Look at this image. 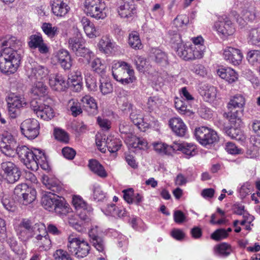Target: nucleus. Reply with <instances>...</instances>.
<instances>
[{
  "mask_svg": "<svg viewBox=\"0 0 260 260\" xmlns=\"http://www.w3.org/2000/svg\"><path fill=\"white\" fill-rule=\"evenodd\" d=\"M20 41L13 36H6L0 39V71L9 75L16 72L21 59L20 51L18 49Z\"/></svg>",
  "mask_w": 260,
  "mask_h": 260,
  "instance_id": "obj_1",
  "label": "nucleus"
},
{
  "mask_svg": "<svg viewBox=\"0 0 260 260\" xmlns=\"http://www.w3.org/2000/svg\"><path fill=\"white\" fill-rule=\"evenodd\" d=\"M42 179L43 184L50 190L42 197V206L49 211L54 212L59 216L64 217L70 212L71 209L64 199L56 194L62 190L61 186L47 175H43Z\"/></svg>",
  "mask_w": 260,
  "mask_h": 260,
  "instance_id": "obj_2",
  "label": "nucleus"
},
{
  "mask_svg": "<svg viewBox=\"0 0 260 260\" xmlns=\"http://www.w3.org/2000/svg\"><path fill=\"white\" fill-rule=\"evenodd\" d=\"M16 154L18 155L21 161L30 170L36 169L39 166L44 170L48 169L47 157L45 154L40 149H30L25 145L17 146Z\"/></svg>",
  "mask_w": 260,
  "mask_h": 260,
  "instance_id": "obj_3",
  "label": "nucleus"
},
{
  "mask_svg": "<svg viewBox=\"0 0 260 260\" xmlns=\"http://www.w3.org/2000/svg\"><path fill=\"white\" fill-rule=\"evenodd\" d=\"M112 74L114 79L123 85H128L137 80L134 71L126 62L118 61L112 65Z\"/></svg>",
  "mask_w": 260,
  "mask_h": 260,
  "instance_id": "obj_4",
  "label": "nucleus"
},
{
  "mask_svg": "<svg viewBox=\"0 0 260 260\" xmlns=\"http://www.w3.org/2000/svg\"><path fill=\"white\" fill-rule=\"evenodd\" d=\"M67 248L71 254L78 258L86 256L90 251V246L87 242L73 236L69 237Z\"/></svg>",
  "mask_w": 260,
  "mask_h": 260,
  "instance_id": "obj_5",
  "label": "nucleus"
},
{
  "mask_svg": "<svg viewBox=\"0 0 260 260\" xmlns=\"http://www.w3.org/2000/svg\"><path fill=\"white\" fill-rule=\"evenodd\" d=\"M84 12L86 14L96 20L105 19L107 10L101 0H85Z\"/></svg>",
  "mask_w": 260,
  "mask_h": 260,
  "instance_id": "obj_6",
  "label": "nucleus"
},
{
  "mask_svg": "<svg viewBox=\"0 0 260 260\" xmlns=\"http://www.w3.org/2000/svg\"><path fill=\"white\" fill-rule=\"evenodd\" d=\"M245 105V98L241 94H236L231 99L228 105V109L232 110L239 108L240 109L239 112L237 111L231 115L229 121L232 124L235 125L237 123L239 125L241 121L240 115H242Z\"/></svg>",
  "mask_w": 260,
  "mask_h": 260,
  "instance_id": "obj_7",
  "label": "nucleus"
},
{
  "mask_svg": "<svg viewBox=\"0 0 260 260\" xmlns=\"http://www.w3.org/2000/svg\"><path fill=\"white\" fill-rule=\"evenodd\" d=\"M26 71L28 78L32 81H43L49 74V70L46 66L34 62L26 66Z\"/></svg>",
  "mask_w": 260,
  "mask_h": 260,
  "instance_id": "obj_8",
  "label": "nucleus"
},
{
  "mask_svg": "<svg viewBox=\"0 0 260 260\" xmlns=\"http://www.w3.org/2000/svg\"><path fill=\"white\" fill-rule=\"evenodd\" d=\"M17 146L16 140L10 133L5 132L0 135V150L6 156L14 157Z\"/></svg>",
  "mask_w": 260,
  "mask_h": 260,
  "instance_id": "obj_9",
  "label": "nucleus"
},
{
  "mask_svg": "<svg viewBox=\"0 0 260 260\" xmlns=\"http://www.w3.org/2000/svg\"><path fill=\"white\" fill-rule=\"evenodd\" d=\"M194 135L197 141L203 146L212 144L218 138L215 131L206 126L196 128Z\"/></svg>",
  "mask_w": 260,
  "mask_h": 260,
  "instance_id": "obj_10",
  "label": "nucleus"
},
{
  "mask_svg": "<svg viewBox=\"0 0 260 260\" xmlns=\"http://www.w3.org/2000/svg\"><path fill=\"white\" fill-rule=\"evenodd\" d=\"M35 229H37L39 234L35 237L34 243L40 251H47L51 247V241L44 224L36 223Z\"/></svg>",
  "mask_w": 260,
  "mask_h": 260,
  "instance_id": "obj_11",
  "label": "nucleus"
},
{
  "mask_svg": "<svg viewBox=\"0 0 260 260\" xmlns=\"http://www.w3.org/2000/svg\"><path fill=\"white\" fill-rule=\"evenodd\" d=\"M175 51L178 55L184 60H192L202 57V53L194 45L181 44Z\"/></svg>",
  "mask_w": 260,
  "mask_h": 260,
  "instance_id": "obj_12",
  "label": "nucleus"
},
{
  "mask_svg": "<svg viewBox=\"0 0 260 260\" xmlns=\"http://www.w3.org/2000/svg\"><path fill=\"white\" fill-rule=\"evenodd\" d=\"M39 128V122L34 118L26 119L20 126L22 134L28 139H34L38 136Z\"/></svg>",
  "mask_w": 260,
  "mask_h": 260,
  "instance_id": "obj_13",
  "label": "nucleus"
},
{
  "mask_svg": "<svg viewBox=\"0 0 260 260\" xmlns=\"http://www.w3.org/2000/svg\"><path fill=\"white\" fill-rule=\"evenodd\" d=\"M8 113L12 118H15L20 113V109L26 104L24 99L20 96L12 94L7 101Z\"/></svg>",
  "mask_w": 260,
  "mask_h": 260,
  "instance_id": "obj_14",
  "label": "nucleus"
},
{
  "mask_svg": "<svg viewBox=\"0 0 260 260\" xmlns=\"http://www.w3.org/2000/svg\"><path fill=\"white\" fill-rule=\"evenodd\" d=\"M1 168L9 183H13L19 180L21 172L12 161H3L1 165Z\"/></svg>",
  "mask_w": 260,
  "mask_h": 260,
  "instance_id": "obj_15",
  "label": "nucleus"
},
{
  "mask_svg": "<svg viewBox=\"0 0 260 260\" xmlns=\"http://www.w3.org/2000/svg\"><path fill=\"white\" fill-rule=\"evenodd\" d=\"M35 224L32 226V223L28 219H23L16 229L19 238L23 242L28 241L34 235L36 229Z\"/></svg>",
  "mask_w": 260,
  "mask_h": 260,
  "instance_id": "obj_16",
  "label": "nucleus"
},
{
  "mask_svg": "<svg viewBox=\"0 0 260 260\" xmlns=\"http://www.w3.org/2000/svg\"><path fill=\"white\" fill-rule=\"evenodd\" d=\"M30 108L38 117L44 120H50L54 117V111L51 107L45 104H39L36 100L30 102Z\"/></svg>",
  "mask_w": 260,
  "mask_h": 260,
  "instance_id": "obj_17",
  "label": "nucleus"
},
{
  "mask_svg": "<svg viewBox=\"0 0 260 260\" xmlns=\"http://www.w3.org/2000/svg\"><path fill=\"white\" fill-rule=\"evenodd\" d=\"M117 12L121 18H132L136 14V8L133 2L126 0H119L117 2Z\"/></svg>",
  "mask_w": 260,
  "mask_h": 260,
  "instance_id": "obj_18",
  "label": "nucleus"
},
{
  "mask_svg": "<svg viewBox=\"0 0 260 260\" xmlns=\"http://www.w3.org/2000/svg\"><path fill=\"white\" fill-rule=\"evenodd\" d=\"M215 27L218 33L225 37L233 34L235 31L232 22L225 15L218 18V21L215 24Z\"/></svg>",
  "mask_w": 260,
  "mask_h": 260,
  "instance_id": "obj_19",
  "label": "nucleus"
},
{
  "mask_svg": "<svg viewBox=\"0 0 260 260\" xmlns=\"http://www.w3.org/2000/svg\"><path fill=\"white\" fill-rule=\"evenodd\" d=\"M223 56L225 60L234 65L239 64L243 58L241 51L231 47H227L224 49Z\"/></svg>",
  "mask_w": 260,
  "mask_h": 260,
  "instance_id": "obj_20",
  "label": "nucleus"
},
{
  "mask_svg": "<svg viewBox=\"0 0 260 260\" xmlns=\"http://www.w3.org/2000/svg\"><path fill=\"white\" fill-rule=\"evenodd\" d=\"M57 63L64 70H69L72 66V59L69 52L61 49L59 50L55 55Z\"/></svg>",
  "mask_w": 260,
  "mask_h": 260,
  "instance_id": "obj_21",
  "label": "nucleus"
},
{
  "mask_svg": "<svg viewBox=\"0 0 260 260\" xmlns=\"http://www.w3.org/2000/svg\"><path fill=\"white\" fill-rule=\"evenodd\" d=\"M98 46L99 49L105 54H110L115 50H117L118 46L109 36H103L100 40Z\"/></svg>",
  "mask_w": 260,
  "mask_h": 260,
  "instance_id": "obj_22",
  "label": "nucleus"
},
{
  "mask_svg": "<svg viewBox=\"0 0 260 260\" xmlns=\"http://www.w3.org/2000/svg\"><path fill=\"white\" fill-rule=\"evenodd\" d=\"M174 152L181 151L187 158L195 155L197 153L196 146L186 142H174Z\"/></svg>",
  "mask_w": 260,
  "mask_h": 260,
  "instance_id": "obj_23",
  "label": "nucleus"
},
{
  "mask_svg": "<svg viewBox=\"0 0 260 260\" xmlns=\"http://www.w3.org/2000/svg\"><path fill=\"white\" fill-rule=\"evenodd\" d=\"M199 93L205 101L211 103L216 100L217 90L212 85L204 84L201 86Z\"/></svg>",
  "mask_w": 260,
  "mask_h": 260,
  "instance_id": "obj_24",
  "label": "nucleus"
},
{
  "mask_svg": "<svg viewBox=\"0 0 260 260\" xmlns=\"http://www.w3.org/2000/svg\"><path fill=\"white\" fill-rule=\"evenodd\" d=\"M89 236L93 246L96 249L100 252L105 253V243L103 238L99 236L98 227L95 226L91 229L89 232Z\"/></svg>",
  "mask_w": 260,
  "mask_h": 260,
  "instance_id": "obj_25",
  "label": "nucleus"
},
{
  "mask_svg": "<svg viewBox=\"0 0 260 260\" xmlns=\"http://www.w3.org/2000/svg\"><path fill=\"white\" fill-rule=\"evenodd\" d=\"M169 125L175 134L179 137H183L187 132V127L183 120L179 117H174L170 119Z\"/></svg>",
  "mask_w": 260,
  "mask_h": 260,
  "instance_id": "obj_26",
  "label": "nucleus"
},
{
  "mask_svg": "<svg viewBox=\"0 0 260 260\" xmlns=\"http://www.w3.org/2000/svg\"><path fill=\"white\" fill-rule=\"evenodd\" d=\"M81 104L89 115H95L98 112V106L94 99L89 95H86L81 99Z\"/></svg>",
  "mask_w": 260,
  "mask_h": 260,
  "instance_id": "obj_27",
  "label": "nucleus"
},
{
  "mask_svg": "<svg viewBox=\"0 0 260 260\" xmlns=\"http://www.w3.org/2000/svg\"><path fill=\"white\" fill-rule=\"evenodd\" d=\"M50 4L53 13L57 17H63L70 9L67 4L60 0H51Z\"/></svg>",
  "mask_w": 260,
  "mask_h": 260,
  "instance_id": "obj_28",
  "label": "nucleus"
},
{
  "mask_svg": "<svg viewBox=\"0 0 260 260\" xmlns=\"http://www.w3.org/2000/svg\"><path fill=\"white\" fill-rule=\"evenodd\" d=\"M49 83L53 90L57 91H63L66 87L65 80L59 74L51 75L49 77Z\"/></svg>",
  "mask_w": 260,
  "mask_h": 260,
  "instance_id": "obj_29",
  "label": "nucleus"
},
{
  "mask_svg": "<svg viewBox=\"0 0 260 260\" xmlns=\"http://www.w3.org/2000/svg\"><path fill=\"white\" fill-rule=\"evenodd\" d=\"M217 73L222 79L229 83H232L238 79L237 73L231 68H221L219 69Z\"/></svg>",
  "mask_w": 260,
  "mask_h": 260,
  "instance_id": "obj_30",
  "label": "nucleus"
},
{
  "mask_svg": "<svg viewBox=\"0 0 260 260\" xmlns=\"http://www.w3.org/2000/svg\"><path fill=\"white\" fill-rule=\"evenodd\" d=\"M80 23L85 34L89 38H93L97 36L98 32L94 25L90 21L88 18L86 17H82L80 19Z\"/></svg>",
  "mask_w": 260,
  "mask_h": 260,
  "instance_id": "obj_31",
  "label": "nucleus"
},
{
  "mask_svg": "<svg viewBox=\"0 0 260 260\" xmlns=\"http://www.w3.org/2000/svg\"><path fill=\"white\" fill-rule=\"evenodd\" d=\"M154 150L160 155H171L174 152V143L171 145L161 142L153 143Z\"/></svg>",
  "mask_w": 260,
  "mask_h": 260,
  "instance_id": "obj_32",
  "label": "nucleus"
},
{
  "mask_svg": "<svg viewBox=\"0 0 260 260\" xmlns=\"http://www.w3.org/2000/svg\"><path fill=\"white\" fill-rule=\"evenodd\" d=\"M91 171L101 178H106L108 174L104 167L96 160H90L88 164Z\"/></svg>",
  "mask_w": 260,
  "mask_h": 260,
  "instance_id": "obj_33",
  "label": "nucleus"
},
{
  "mask_svg": "<svg viewBox=\"0 0 260 260\" xmlns=\"http://www.w3.org/2000/svg\"><path fill=\"white\" fill-rule=\"evenodd\" d=\"M36 198V191L34 188L28 187L27 191L18 200L21 204L27 205L33 202Z\"/></svg>",
  "mask_w": 260,
  "mask_h": 260,
  "instance_id": "obj_34",
  "label": "nucleus"
},
{
  "mask_svg": "<svg viewBox=\"0 0 260 260\" xmlns=\"http://www.w3.org/2000/svg\"><path fill=\"white\" fill-rule=\"evenodd\" d=\"M129 145L132 148L145 150L147 148V142L143 138L132 136L129 141Z\"/></svg>",
  "mask_w": 260,
  "mask_h": 260,
  "instance_id": "obj_35",
  "label": "nucleus"
},
{
  "mask_svg": "<svg viewBox=\"0 0 260 260\" xmlns=\"http://www.w3.org/2000/svg\"><path fill=\"white\" fill-rule=\"evenodd\" d=\"M122 145L121 141L113 136L107 137V149L111 153L117 152Z\"/></svg>",
  "mask_w": 260,
  "mask_h": 260,
  "instance_id": "obj_36",
  "label": "nucleus"
},
{
  "mask_svg": "<svg viewBox=\"0 0 260 260\" xmlns=\"http://www.w3.org/2000/svg\"><path fill=\"white\" fill-rule=\"evenodd\" d=\"M128 44L132 48L135 49H140L142 48V44L138 32L133 31L129 34Z\"/></svg>",
  "mask_w": 260,
  "mask_h": 260,
  "instance_id": "obj_37",
  "label": "nucleus"
},
{
  "mask_svg": "<svg viewBox=\"0 0 260 260\" xmlns=\"http://www.w3.org/2000/svg\"><path fill=\"white\" fill-rule=\"evenodd\" d=\"M151 56L155 61L158 63H166L167 62V56L165 52L158 48L151 50Z\"/></svg>",
  "mask_w": 260,
  "mask_h": 260,
  "instance_id": "obj_38",
  "label": "nucleus"
},
{
  "mask_svg": "<svg viewBox=\"0 0 260 260\" xmlns=\"http://www.w3.org/2000/svg\"><path fill=\"white\" fill-rule=\"evenodd\" d=\"M42 29L44 32L50 38H53L59 33V29L56 26H52L50 23H43Z\"/></svg>",
  "mask_w": 260,
  "mask_h": 260,
  "instance_id": "obj_39",
  "label": "nucleus"
},
{
  "mask_svg": "<svg viewBox=\"0 0 260 260\" xmlns=\"http://www.w3.org/2000/svg\"><path fill=\"white\" fill-rule=\"evenodd\" d=\"M226 134L233 139L237 141H243L245 139V136L243 132L238 128L230 127L225 131Z\"/></svg>",
  "mask_w": 260,
  "mask_h": 260,
  "instance_id": "obj_40",
  "label": "nucleus"
},
{
  "mask_svg": "<svg viewBox=\"0 0 260 260\" xmlns=\"http://www.w3.org/2000/svg\"><path fill=\"white\" fill-rule=\"evenodd\" d=\"M140 113V111L135 109L132 111L129 116L133 123L139 128H140L141 125H143V116Z\"/></svg>",
  "mask_w": 260,
  "mask_h": 260,
  "instance_id": "obj_41",
  "label": "nucleus"
},
{
  "mask_svg": "<svg viewBox=\"0 0 260 260\" xmlns=\"http://www.w3.org/2000/svg\"><path fill=\"white\" fill-rule=\"evenodd\" d=\"M32 92L38 96H42L47 93V87L42 81H38L32 88Z\"/></svg>",
  "mask_w": 260,
  "mask_h": 260,
  "instance_id": "obj_42",
  "label": "nucleus"
},
{
  "mask_svg": "<svg viewBox=\"0 0 260 260\" xmlns=\"http://www.w3.org/2000/svg\"><path fill=\"white\" fill-rule=\"evenodd\" d=\"M91 67L94 72L101 75L105 73V66L102 63L100 58L93 59L91 62Z\"/></svg>",
  "mask_w": 260,
  "mask_h": 260,
  "instance_id": "obj_43",
  "label": "nucleus"
},
{
  "mask_svg": "<svg viewBox=\"0 0 260 260\" xmlns=\"http://www.w3.org/2000/svg\"><path fill=\"white\" fill-rule=\"evenodd\" d=\"M69 48L75 53L82 46L81 39L77 37L71 38L68 41Z\"/></svg>",
  "mask_w": 260,
  "mask_h": 260,
  "instance_id": "obj_44",
  "label": "nucleus"
},
{
  "mask_svg": "<svg viewBox=\"0 0 260 260\" xmlns=\"http://www.w3.org/2000/svg\"><path fill=\"white\" fill-rule=\"evenodd\" d=\"M216 251L220 256L225 257L231 254L232 249L231 246L228 244L222 243L217 246Z\"/></svg>",
  "mask_w": 260,
  "mask_h": 260,
  "instance_id": "obj_45",
  "label": "nucleus"
},
{
  "mask_svg": "<svg viewBox=\"0 0 260 260\" xmlns=\"http://www.w3.org/2000/svg\"><path fill=\"white\" fill-rule=\"evenodd\" d=\"M170 36L171 42L172 44V47L175 50L176 47L180 46L182 44V40L181 38L180 34L176 30H171L169 31Z\"/></svg>",
  "mask_w": 260,
  "mask_h": 260,
  "instance_id": "obj_46",
  "label": "nucleus"
},
{
  "mask_svg": "<svg viewBox=\"0 0 260 260\" xmlns=\"http://www.w3.org/2000/svg\"><path fill=\"white\" fill-rule=\"evenodd\" d=\"M175 107L180 114L185 115L190 113V110L185 102L179 98H176L175 100Z\"/></svg>",
  "mask_w": 260,
  "mask_h": 260,
  "instance_id": "obj_47",
  "label": "nucleus"
},
{
  "mask_svg": "<svg viewBox=\"0 0 260 260\" xmlns=\"http://www.w3.org/2000/svg\"><path fill=\"white\" fill-rule=\"evenodd\" d=\"M53 257L54 260H73L70 254L62 249L55 250L53 254Z\"/></svg>",
  "mask_w": 260,
  "mask_h": 260,
  "instance_id": "obj_48",
  "label": "nucleus"
},
{
  "mask_svg": "<svg viewBox=\"0 0 260 260\" xmlns=\"http://www.w3.org/2000/svg\"><path fill=\"white\" fill-rule=\"evenodd\" d=\"M151 12L156 19H161L165 14L163 5L155 4L151 8Z\"/></svg>",
  "mask_w": 260,
  "mask_h": 260,
  "instance_id": "obj_49",
  "label": "nucleus"
},
{
  "mask_svg": "<svg viewBox=\"0 0 260 260\" xmlns=\"http://www.w3.org/2000/svg\"><path fill=\"white\" fill-rule=\"evenodd\" d=\"M86 85L90 91H95L97 89L96 79L93 76L87 74L85 76Z\"/></svg>",
  "mask_w": 260,
  "mask_h": 260,
  "instance_id": "obj_50",
  "label": "nucleus"
},
{
  "mask_svg": "<svg viewBox=\"0 0 260 260\" xmlns=\"http://www.w3.org/2000/svg\"><path fill=\"white\" fill-rule=\"evenodd\" d=\"M91 211V207L87 206L77 211L76 213L82 220L87 222L90 220L89 215Z\"/></svg>",
  "mask_w": 260,
  "mask_h": 260,
  "instance_id": "obj_51",
  "label": "nucleus"
},
{
  "mask_svg": "<svg viewBox=\"0 0 260 260\" xmlns=\"http://www.w3.org/2000/svg\"><path fill=\"white\" fill-rule=\"evenodd\" d=\"M43 42L42 37L39 35H34L29 37L28 45L32 49L37 48Z\"/></svg>",
  "mask_w": 260,
  "mask_h": 260,
  "instance_id": "obj_52",
  "label": "nucleus"
},
{
  "mask_svg": "<svg viewBox=\"0 0 260 260\" xmlns=\"http://www.w3.org/2000/svg\"><path fill=\"white\" fill-rule=\"evenodd\" d=\"M247 59L249 62L252 64L260 61V51L250 50L247 53Z\"/></svg>",
  "mask_w": 260,
  "mask_h": 260,
  "instance_id": "obj_53",
  "label": "nucleus"
},
{
  "mask_svg": "<svg viewBox=\"0 0 260 260\" xmlns=\"http://www.w3.org/2000/svg\"><path fill=\"white\" fill-rule=\"evenodd\" d=\"M189 22V18L186 15H178L174 20V24L177 28L186 26Z\"/></svg>",
  "mask_w": 260,
  "mask_h": 260,
  "instance_id": "obj_54",
  "label": "nucleus"
},
{
  "mask_svg": "<svg viewBox=\"0 0 260 260\" xmlns=\"http://www.w3.org/2000/svg\"><path fill=\"white\" fill-rule=\"evenodd\" d=\"M72 204L76 212L88 206L83 200L80 197L77 196H74L73 197Z\"/></svg>",
  "mask_w": 260,
  "mask_h": 260,
  "instance_id": "obj_55",
  "label": "nucleus"
},
{
  "mask_svg": "<svg viewBox=\"0 0 260 260\" xmlns=\"http://www.w3.org/2000/svg\"><path fill=\"white\" fill-rule=\"evenodd\" d=\"M227 231L223 229H219L216 230L211 235V238L215 241L221 240L228 236Z\"/></svg>",
  "mask_w": 260,
  "mask_h": 260,
  "instance_id": "obj_56",
  "label": "nucleus"
},
{
  "mask_svg": "<svg viewBox=\"0 0 260 260\" xmlns=\"http://www.w3.org/2000/svg\"><path fill=\"white\" fill-rule=\"evenodd\" d=\"M28 187V186L25 183H21L16 186L14 190V193L16 198H18V200L27 191Z\"/></svg>",
  "mask_w": 260,
  "mask_h": 260,
  "instance_id": "obj_57",
  "label": "nucleus"
},
{
  "mask_svg": "<svg viewBox=\"0 0 260 260\" xmlns=\"http://www.w3.org/2000/svg\"><path fill=\"white\" fill-rule=\"evenodd\" d=\"M76 54L77 56L85 58L88 61H89L91 57L93 55L92 52L89 49L82 46L76 53Z\"/></svg>",
  "mask_w": 260,
  "mask_h": 260,
  "instance_id": "obj_58",
  "label": "nucleus"
},
{
  "mask_svg": "<svg viewBox=\"0 0 260 260\" xmlns=\"http://www.w3.org/2000/svg\"><path fill=\"white\" fill-rule=\"evenodd\" d=\"M54 136L57 140L61 142L65 143L69 142V138L68 134L62 129H55Z\"/></svg>",
  "mask_w": 260,
  "mask_h": 260,
  "instance_id": "obj_59",
  "label": "nucleus"
},
{
  "mask_svg": "<svg viewBox=\"0 0 260 260\" xmlns=\"http://www.w3.org/2000/svg\"><path fill=\"white\" fill-rule=\"evenodd\" d=\"M100 88L101 92L104 95L111 93L113 89L112 84L109 81L101 82Z\"/></svg>",
  "mask_w": 260,
  "mask_h": 260,
  "instance_id": "obj_60",
  "label": "nucleus"
},
{
  "mask_svg": "<svg viewBox=\"0 0 260 260\" xmlns=\"http://www.w3.org/2000/svg\"><path fill=\"white\" fill-rule=\"evenodd\" d=\"M96 144L99 149L102 152L105 153L107 147V138H100L97 137L96 139Z\"/></svg>",
  "mask_w": 260,
  "mask_h": 260,
  "instance_id": "obj_61",
  "label": "nucleus"
},
{
  "mask_svg": "<svg viewBox=\"0 0 260 260\" xmlns=\"http://www.w3.org/2000/svg\"><path fill=\"white\" fill-rule=\"evenodd\" d=\"M252 42L260 46V29H252L250 33Z\"/></svg>",
  "mask_w": 260,
  "mask_h": 260,
  "instance_id": "obj_62",
  "label": "nucleus"
},
{
  "mask_svg": "<svg viewBox=\"0 0 260 260\" xmlns=\"http://www.w3.org/2000/svg\"><path fill=\"white\" fill-rule=\"evenodd\" d=\"M119 131L121 134H129L131 133V126L126 121L120 120L119 123Z\"/></svg>",
  "mask_w": 260,
  "mask_h": 260,
  "instance_id": "obj_63",
  "label": "nucleus"
},
{
  "mask_svg": "<svg viewBox=\"0 0 260 260\" xmlns=\"http://www.w3.org/2000/svg\"><path fill=\"white\" fill-rule=\"evenodd\" d=\"M105 193L99 185L94 186L93 188V197L98 201H102L105 198Z\"/></svg>",
  "mask_w": 260,
  "mask_h": 260,
  "instance_id": "obj_64",
  "label": "nucleus"
}]
</instances>
